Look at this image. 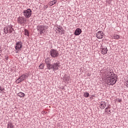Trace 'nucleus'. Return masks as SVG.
I'll use <instances>...</instances> for the list:
<instances>
[{
  "label": "nucleus",
  "instance_id": "18",
  "mask_svg": "<svg viewBox=\"0 0 128 128\" xmlns=\"http://www.w3.org/2000/svg\"><path fill=\"white\" fill-rule=\"evenodd\" d=\"M17 96H19L20 98H24L25 94L22 92H20L17 94Z\"/></svg>",
  "mask_w": 128,
  "mask_h": 128
},
{
  "label": "nucleus",
  "instance_id": "14",
  "mask_svg": "<svg viewBox=\"0 0 128 128\" xmlns=\"http://www.w3.org/2000/svg\"><path fill=\"white\" fill-rule=\"evenodd\" d=\"M106 103L104 102H100V108H101V110H104L106 108Z\"/></svg>",
  "mask_w": 128,
  "mask_h": 128
},
{
  "label": "nucleus",
  "instance_id": "11",
  "mask_svg": "<svg viewBox=\"0 0 128 128\" xmlns=\"http://www.w3.org/2000/svg\"><path fill=\"white\" fill-rule=\"evenodd\" d=\"M101 52L102 54H106L108 52V48L106 46H102Z\"/></svg>",
  "mask_w": 128,
  "mask_h": 128
},
{
  "label": "nucleus",
  "instance_id": "17",
  "mask_svg": "<svg viewBox=\"0 0 128 128\" xmlns=\"http://www.w3.org/2000/svg\"><path fill=\"white\" fill-rule=\"evenodd\" d=\"M56 4V0H54L50 2H49V5L50 6H54V4Z\"/></svg>",
  "mask_w": 128,
  "mask_h": 128
},
{
  "label": "nucleus",
  "instance_id": "21",
  "mask_svg": "<svg viewBox=\"0 0 128 128\" xmlns=\"http://www.w3.org/2000/svg\"><path fill=\"white\" fill-rule=\"evenodd\" d=\"M39 68H40V70H44V64H40Z\"/></svg>",
  "mask_w": 128,
  "mask_h": 128
},
{
  "label": "nucleus",
  "instance_id": "4",
  "mask_svg": "<svg viewBox=\"0 0 128 128\" xmlns=\"http://www.w3.org/2000/svg\"><path fill=\"white\" fill-rule=\"evenodd\" d=\"M32 10L28 8L24 11L23 14L26 18H30L32 16Z\"/></svg>",
  "mask_w": 128,
  "mask_h": 128
},
{
  "label": "nucleus",
  "instance_id": "23",
  "mask_svg": "<svg viewBox=\"0 0 128 128\" xmlns=\"http://www.w3.org/2000/svg\"><path fill=\"white\" fill-rule=\"evenodd\" d=\"M105 112H108H108H110V110L108 108H106Z\"/></svg>",
  "mask_w": 128,
  "mask_h": 128
},
{
  "label": "nucleus",
  "instance_id": "19",
  "mask_svg": "<svg viewBox=\"0 0 128 128\" xmlns=\"http://www.w3.org/2000/svg\"><path fill=\"white\" fill-rule=\"evenodd\" d=\"M24 35L26 36H30V32L26 29L24 30Z\"/></svg>",
  "mask_w": 128,
  "mask_h": 128
},
{
  "label": "nucleus",
  "instance_id": "27",
  "mask_svg": "<svg viewBox=\"0 0 128 128\" xmlns=\"http://www.w3.org/2000/svg\"><path fill=\"white\" fill-rule=\"evenodd\" d=\"M0 52H2V50H0Z\"/></svg>",
  "mask_w": 128,
  "mask_h": 128
},
{
  "label": "nucleus",
  "instance_id": "13",
  "mask_svg": "<svg viewBox=\"0 0 128 128\" xmlns=\"http://www.w3.org/2000/svg\"><path fill=\"white\" fill-rule=\"evenodd\" d=\"M26 80V75L23 74V75L21 76L19 78L16 80V82H18V84H19V82H22V80Z\"/></svg>",
  "mask_w": 128,
  "mask_h": 128
},
{
  "label": "nucleus",
  "instance_id": "7",
  "mask_svg": "<svg viewBox=\"0 0 128 128\" xmlns=\"http://www.w3.org/2000/svg\"><path fill=\"white\" fill-rule=\"evenodd\" d=\"M17 22L18 24H20L24 25V24H26V19L20 16L18 18Z\"/></svg>",
  "mask_w": 128,
  "mask_h": 128
},
{
  "label": "nucleus",
  "instance_id": "22",
  "mask_svg": "<svg viewBox=\"0 0 128 128\" xmlns=\"http://www.w3.org/2000/svg\"><path fill=\"white\" fill-rule=\"evenodd\" d=\"M90 96V94H88V92H85L84 94V96L85 97V98H88V96Z\"/></svg>",
  "mask_w": 128,
  "mask_h": 128
},
{
  "label": "nucleus",
  "instance_id": "15",
  "mask_svg": "<svg viewBox=\"0 0 128 128\" xmlns=\"http://www.w3.org/2000/svg\"><path fill=\"white\" fill-rule=\"evenodd\" d=\"M80 34H82V30L79 28H76L74 32L75 36H80Z\"/></svg>",
  "mask_w": 128,
  "mask_h": 128
},
{
  "label": "nucleus",
  "instance_id": "3",
  "mask_svg": "<svg viewBox=\"0 0 128 128\" xmlns=\"http://www.w3.org/2000/svg\"><path fill=\"white\" fill-rule=\"evenodd\" d=\"M48 28V26H44V25H38L37 26V30L40 34H42L46 32V30Z\"/></svg>",
  "mask_w": 128,
  "mask_h": 128
},
{
  "label": "nucleus",
  "instance_id": "9",
  "mask_svg": "<svg viewBox=\"0 0 128 128\" xmlns=\"http://www.w3.org/2000/svg\"><path fill=\"white\" fill-rule=\"evenodd\" d=\"M104 32H102V31H99L97 32L96 34V36L97 38H104Z\"/></svg>",
  "mask_w": 128,
  "mask_h": 128
},
{
  "label": "nucleus",
  "instance_id": "12",
  "mask_svg": "<svg viewBox=\"0 0 128 128\" xmlns=\"http://www.w3.org/2000/svg\"><path fill=\"white\" fill-rule=\"evenodd\" d=\"M56 30L58 32H60L61 34H64V30L62 27H60V26H58Z\"/></svg>",
  "mask_w": 128,
  "mask_h": 128
},
{
  "label": "nucleus",
  "instance_id": "26",
  "mask_svg": "<svg viewBox=\"0 0 128 128\" xmlns=\"http://www.w3.org/2000/svg\"><path fill=\"white\" fill-rule=\"evenodd\" d=\"M48 8V6H45L46 8Z\"/></svg>",
  "mask_w": 128,
  "mask_h": 128
},
{
  "label": "nucleus",
  "instance_id": "8",
  "mask_svg": "<svg viewBox=\"0 0 128 128\" xmlns=\"http://www.w3.org/2000/svg\"><path fill=\"white\" fill-rule=\"evenodd\" d=\"M50 52V56L52 58H56L57 56H58V52L56 50L52 49L51 50Z\"/></svg>",
  "mask_w": 128,
  "mask_h": 128
},
{
  "label": "nucleus",
  "instance_id": "5",
  "mask_svg": "<svg viewBox=\"0 0 128 128\" xmlns=\"http://www.w3.org/2000/svg\"><path fill=\"white\" fill-rule=\"evenodd\" d=\"M14 30V28H12V27L11 26H8L6 27H4V34H8L10 33L12 34V31Z\"/></svg>",
  "mask_w": 128,
  "mask_h": 128
},
{
  "label": "nucleus",
  "instance_id": "10",
  "mask_svg": "<svg viewBox=\"0 0 128 128\" xmlns=\"http://www.w3.org/2000/svg\"><path fill=\"white\" fill-rule=\"evenodd\" d=\"M22 44L20 42H18L16 44L15 48L16 50L20 51V48H22Z\"/></svg>",
  "mask_w": 128,
  "mask_h": 128
},
{
  "label": "nucleus",
  "instance_id": "1",
  "mask_svg": "<svg viewBox=\"0 0 128 128\" xmlns=\"http://www.w3.org/2000/svg\"><path fill=\"white\" fill-rule=\"evenodd\" d=\"M50 58H47L45 60V64H46V68L48 70H52L53 71L58 70L60 68V62L57 61L54 62L53 64H51L48 62Z\"/></svg>",
  "mask_w": 128,
  "mask_h": 128
},
{
  "label": "nucleus",
  "instance_id": "20",
  "mask_svg": "<svg viewBox=\"0 0 128 128\" xmlns=\"http://www.w3.org/2000/svg\"><path fill=\"white\" fill-rule=\"evenodd\" d=\"M113 38H114L115 40H118V38H120V36L118 34H114L113 36Z\"/></svg>",
  "mask_w": 128,
  "mask_h": 128
},
{
  "label": "nucleus",
  "instance_id": "6",
  "mask_svg": "<svg viewBox=\"0 0 128 128\" xmlns=\"http://www.w3.org/2000/svg\"><path fill=\"white\" fill-rule=\"evenodd\" d=\"M104 74L106 78L112 76H114V72H112V70L110 69L106 70L104 72Z\"/></svg>",
  "mask_w": 128,
  "mask_h": 128
},
{
  "label": "nucleus",
  "instance_id": "25",
  "mask_svg": "<svg viewBox=\"0 0 128 128\" xmlns=\"http://www.w3.org/2000/svg\"><path fill=\"white\" fill-rule=\"evenodd\" d=\"M126 86L127 87V88H128V80L126 82Z\"/></svg>",
  "mask_w": 128,
  "mask_h": 128
},
{
  "label": "nucleus",
  "instance_id": "2",
  "mask_svg": "<svg viewBox=\"0 0 128 128\" xmlns=\"http://www.w3.org/2000/svg\"><path fill=\"white\" fill-rule=\"evenodd\" d=\"M106 82L110 86H112L116 82V78L115 76H112L110 77H107L106 78Z\"/></svg>",
  "mask_w": 128,
  "mask_h": 128
},
{
  "label": "nucleus",
  "instance_id": "24",
  "mask_svg": "<svg viewBox=\"0 0 128 128\" xmlns=\"http://www.w3.org/2000/svg\"><path fill=\"white\" fill-rule=\"evenodd\" d=\"M4 90V88H2V86H0V92H2V90Z\"/></svg>",
  "mask_w": 128,
  "mask_h": 128
},
{
  "label": "nucleus",
  "instance_id": "16",
  "mask_svg": "<svg viewBox=\"0 0 128 128\" xmlns=\"http://www.w3.org/2000/svg\"><path fill=\"white\" fill-rule=\"evenodd\" d=\"M7 128H14V125L12 123L9 122L8 124Z\"/></svg>",
  "mask_w": 128,
  "mask_h": 128
}]
</instances>
